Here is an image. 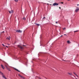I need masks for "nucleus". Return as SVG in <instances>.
Instances as JSON below:
<instances>
[{
  "label": "nucleus",
  "instance_id": "f3484780",
  "mask_svg": "<svg viewBox=\"0 0 79 79\" xmlns=\"http://www.w3.org/2000/svg\"><path fill=\"white\" fill-rule=\"evenodd\" d=\"M14 1L15 2H18V0H14Z\"/></svg>",
  "mask_w": 79,
  "mask_h": 79
},
{
  "label": "nucleus",
  "instance_id": "5701e85b",
  "mask_svg": "<svg viewBox=\"0 0 79 79\" xmlns=\"http://www.w3.org/2000/svg\"><path fill=\"white\" fill-rule=\"evenodd\" d=\"M66 29L65 28H63L64 30V29Z\"/></svg>",
  "mask_w": 79,
  "mask_h": 79
},
{
  "label": "nucleus",
  "instance_id": "7ed1b4c3",
  "mask_svg": "<svg viewBox=\"0 0 79 79\" xmlns=\"http://www.w3.org/2000/svg\"><path fill=\"white\" fill-rule=\"evenodd\" d=\"M53 6H57L58 5V4L56 2H55L54 4H53Z\"/></svg>",
  "mask_w": 79,
  "mask_h": 79
},
{
  "label": "nucleus",
  "instance_id": "b1692460",
  "mask_svg": "<svg viewBox=\"0 0 79 79\" xmlns=\"http://www.w3.org/2000/svg\"><path fill=\"white\" fill-rule=\"evenodd\" d=\"M6 47H7V48H8V47L7 46H6Z\"/></svg>",
  "mask_w": 79,
  "mask_h": 79
},
{
  "label": "nucleus",
  "instance_id": "1a4fd4ad",
  "mask_svg": "<svg viewBox=\"0 0 79 79\" xmlns=\"http://www.w3.org/2000/svg\"><path fill=\"white\" fill-rule=\"evenodd\" d=\"M1 66L2 68L3 69H5V67H4V66H3V65L1 64Z\"/></svg>",
  "mask_w": 79,
  "mask_h": 79
},
{
  "label": "nucleus",
  "instance_id": "423d86ee",
  "mask_svg": "<svg viewBox=\"0 0 79 79\" xmlns=\"http://www.w3.org/2000/svg\"><path fill=\"white\" fill-rule=\"evenodd\" d=\"M18 47H19V48H21V49H23V48L21 46H20V45H18Z\"/></svg>",
  "mask_w": 79,
  "mask_h": 79
},
{
  "label": "nucleus",
  "instance_id": "f257e3e1",
  "mask_svg": "<svg viewBox=\"0 0 79 79\" xmlns=\"http://www.w3.org/2000/svg\"><path fill=\"white\" fill-rule=\"evenodd\" d=\"M79 7H77L76 9V10H75V12H76V13H77V12H78V11H79Z\"/></svg>",
  "mask_w": 79,
  "mask_h": 79
},
{
  "label": "nucleus",
  "instance_id": "2eb2a0df",
  "mask_svg": "<svg viewBox=\"0 0 79 79\" xmlns=\"http://www.w3.org/2000/svg\"><path fill=\"white\" fill-rule=\"evenodd\" d=\"M35 24L36 26H40V25L39 24H38V23H35Z\"/></svg>",
  "mask_w": 79,
  "mask_h": 79
},
{
  "label": "nucleus",
  "instance_id": "e433bc0d",
  "mask_svg": "<svg viewBox=\"0 0 79 79\" xmlns=\"http://www.w3.org/2000/svg\"><path fill=\"white\" fill-rule=\"evenodd\" d=\"M78 46H79V44H78Z\"/></svg>",
  "mask_w": 79,
  "mask_h": 79
},
{
  "label": "nucleus",
  "instance_id": "4be33fe9",
  "mask_svg": "<svg viewBox=\"0 0 79 79\" xmlns=\"http://www.w3.org/2000/svg\"><path fill=\"white\" fill-rule=\"evenodd\" d=\"M2 45H3V46H4V47H5V45H4V44H2Z\"/></svg>",
  "mask_w": 79,
  "mask_h": 79
},
{
  "label": "nucleus",
  "instance_id": "a211bd4d",
  "mask_svg": "<svg viewBox=\"0 0 79 79\" xmlns=\"http://www.w3.org/2000/svg\"><path fill=\"white\" fill-rule=\"evenodd\" d=\"M7 69L8 70H9V71H10V69L7 68Z\"/></svg>",
  "mask_w": 79,
  "mask_h": 79
},
{
  "label": "nucleus",
  "instance_id": "393cba45",
  "mask_svg": "<svg viewBox=\"0 0 79 79\" xmlns=\"http://www.w3.org/2000/svg\"><path fill=\"white\" fill-rule=\"evenodd\" d=\"M6 68L7 69L8 68V67H7V66H6Z\"/></svg>",
  "mask_w": 79,
  "mask_h": 79
},
{
  "label": "nucleus",
  "instance_id": "cd10ccee",
  "mask_svg": "<svg viewBox=\"0 0 79 79\" xmlns=\"http://www.w3.org/2000/svg\"><path fill=\"white\" fill-rule=\"evenodd\" d=\"M64 35H66V34H64Z\"/></svg>",
  "mask_w": 79,
  "mask_h": 79
},
{
  "label": "nucleus",
  "instance_id": "20e7f679",
  "mask_svg": "<svg viewBox=\"0 0 79 79\" xmlns=\"http://www.w3.org/2000/svg\"><path fill=\"white\" fill-rule=\"evenodd\" d=\"M16 32H20V33H21V32H22V31H21V30H16Z\"/></svg>",
  "mask_w": 79,
  "mask_h": 79
},
{
  "label": "nucleus",
  "instance_id": "412c9836",
  "mask_svg": "<svg viewBox=\"0 0 79 79\" xmlns=\"http://www.w3.org/2000/svg\"><path fill=\"white\" fill-rule=\"evenodd\" d=\"M61 3H62V4H63V2H61Z\"/></svg>",
  "mask_w": 79,
  "mask_h": 79
},
{
  "label": "nucleus",
  "instance_id": "f704fd0d",
  "mask_svg": "<svg viewBox=\"0 0 79 79\" xmlns=\"http://www.w3.org/2000/svg\"><path fill=\"white\" fill-rule=\"evenodd\" d=\"M2 32H5V31H3Z\"/></svg>",
  "mask_w": 79,
  "mask_h": 79
},
{
  "label": "nucleus",
  "instance_id": "dca6fc26",
  "mask_svg": "<svg viewBox=\"0 0 79 79\" xmlns=\"http://www.w3.org/2000/svg\"><path fill=\"white\" fill-rule=\"evenodd\" d=\"M23 20H24V21H25L26 20V18H25V17H23Z\"/></svg>",
  "mask_w": 79,
  "mask_h": 79
},
{
  "label": "nucleus",
  "instance_id": "4468645a",
  "mask_svg": "<svg viewBox=\"0 0 79 79\" xmlns=\"http://www.w3.org/2000/svg\"><path fill=\"white\" fill-rule=\"evenodd\" d=\"M0 74H1L2 76L3 74V73H2V72L0 71Z\"/></svg>",
  "mask_w": 79,
  "mask_h": 79
},
{
  "label": "nucleus",
  "instance_id": "7c9ffc66",
  "mask_svg": "<svg viewBox=\"0 0 79 79\" xmlns=\"http://www.w3.org/2000/svg\"><path fill=\"white\" fill-rule=\"evenodd\" d=\"M63 61H66V60H62Z\"/></svg>",
  "mask_w": 79,
  "mask_h": 79
},
{
  "label": "nucleus",
  "instance_id": "c85d7f7f",
  "mask_svg": "<svg viewBox=\"0 0 79 79\" xmlns=\"http://www.w3.org/2000/svg\"><path fill=\"white\" fill-rule=\"evenodd\" d=\"M7 44L8 45H10V44Z\"/></svg>",
  "mask_w": 79,
  "mask_h": 79
},
{
  "label": "nucleus",
  "instance_id": "9d476101",
  "mask_svg": "<svg viewBox=\"0 0 79 79\" xmlns=\"http://www.w3.org/2000/svg\"><path fill=\"white\" fill-rule=\"evenodd\" d=\"M10 36H9V37H7L6 38V39H7V40H10Z\"/></svg>",
  "mask_w": 79,
  "mask_h": 79
},
{
  "label": "nucleus",
  "instance_id": "9b49d317",
  "mask_svg": "<svg viewBox=\"0 0 79 79\" xmlns=\"http://www.w3.org/2000/svg\"><path fill=\"white\" fill-rule=\"evenodd\" d=\"M68 74L69 75H70V76H72L73 75V74H72V73H68Z\"/></svg>",
  "mask_w": 79,
  "mask_h": 79
},
{
  "label": "nucleus",
  "instance_id": "ddd939ff",
  "mask_svg": "<svg viewBox=\"0 0 79 79\" xmlns=\"http://www.w3.org/2000/svg\"><path fill=\"white\" fill-rule=\"evenodd\" d=\"M73 74H75V75H76V76H77V77H78V76H77V74H76V73H75L73 72Z\"/></svg>",
  "mask_w": 79,
  "mask_h": 79
},
{
  "label": "nucleus",
  "instance_id": "39448f33",
  "mask_svg": "<svg viewBox=\"0 0 79 79\" xmlns=\"http://www.w3.org/2000/svg\"><path fill=\"white\" fill-rule=\"evenodd\" d=\"M8 12L10 13V14H11V13H13V10H12L11 11L9 10L8 11Z\"/></svg>",
  "mask_w": 79,
  "mask_h": 79
},
{
  "label": "nucleus",
  "instance_id": "bb28decb",
  "mask_svg": "<svg viewBox=\"0 0 79 79\" xmlns=\"http://www.w3.org/2000/svg\"><path fill=\"white\" fill-rule=\"evenodd\" d=\"M56 24H57V23H58V22H56Z\"/></svg>",
  "mask_w": 79,
  "mask_h": 79
},
{
  "label": "nucleus",
  "instance_id": "aec40b11",
  "mask_svg": "<svg viewBox=\"0 0 79 79\" xmlns=\"http://www.w3.org/2000/svg\"><path fill=\"white\" fill-rule=\"evenodd\" d=\"M72 76H73V77H75V78H76V77H75V76H74V75L72 74Z\"/></svg>",
  "mask_w": 79,
  "mask_h": 79
},
{
  "label": "nucleus",
  "instance_id": "c756f323",
  "mask_svg": "<svg viewBox=\"0 0 79 79\" xmlns=\"http://www.w3.org/2000/svg\"><path fill=\"white\" fill-rule=\"evenodd\" d=\"M23 46H26V45H23Z\"/></svg>",
  "mask_w": 79,
  "mask_h": 79
},
{
  "label": "nucleus",
  "instance_id": "0eeeda50",
  "mask_svg": "<svg viewBox=\"0 0 79 79\" xmlns=\"http://www.w3.org/2000/svg\"><path fill=\"white\" fill-rule=\"evenodd\" d=\"M14 69H15V70H16V71H18V72H19V73H21V72L19 71V70H18V69L15 68H14Z\"/></svg>",
  "mask_w": 79,
  "mask_h": 79
},
{
  "label": "nucleus",
  "instance_id": "a878e982",
  "mask_svg": "<svg viewBox=\"0 0 79 79\" xmlns=\"http://www.w3.org/2000/svg\"><path fill=\"white\" fill-rule=\"evenodd\" d=\"M44 18H45V17H44L43 19H44Z\"/></svg>",
  "mask_w": 79,
  "mask_h": 79
},
{
  "label": "nucleus",
  "instance_id": "6e6552de",
  "mask_svg": "<svg viewBox=\"0 0 79 79\" xmlns=\"http://www.w3.org/2000/svg\"><path fill=\"white\" fill-rule=\"evenodd\" d=\"M2 77H3V78H4V79H7V78H6V77H5V75H4V74H3L2 75Z\"/></svg>",
  "mask_w": 79,
  "mask_h": 79
},
{
  "label": "nucleus",
  "instance_id": "2f4dec72",
  "mask_svg": "<svg viewBox=\"0 0 79 79\" xmlns=\"http://www.w3.org/2000/svg\"><path fill=\"white\" fill-rule=\"evenodd\" d=\"M77 6H79V4H77Z\"/></svg>",
  "mask_w": 79,
  "mask_h": 79
},
{
  "label": "nucleus",
  "instance_id": "f8f14e48",
  "mask_svg": "<svg viewBox=\"0 0 79 79\" xmlns=\"http://www.w3.org/2000/svg\"><path fill=\"white\" fill-rule=\"evenodd\" d=\"M67 42L68 43V44H71V43L69 41V40H68L67 41Z\"/></svg>",
  "mask_w": 79,
  "mask_h": 79
},
{
  "label": "nucleus",
  "instance_id": "6ab92c4d",
  "mask_svg": "<svg viewBox=\"0 0 79 79\" xmlns=\"http://www.w3.org/2000/svg\"><path fill=\"white\" fill-rule=\"evenodd\" d=\"M78 31H79L78 30H77V31H74V32H78Z\"/></svg>",
  "mask_w": 79,
  "mask_h": 79
},
{
  "label": "nucleus",
  "instance_id": "f03ea898",
  "mask_svg": "<svg viewBox=\"0 0 79 79\" xmlns=\"http://www.w3.org/2000/svg\"><path fill=\"white\" fill-rule=\"evenodd\" d=\"M18 76H19V77H21V78H22V79H25L24 78V77H23V76H22L20 74H18Z\"/></svg>",
  "mask_w": 79,
  "mask_h": 79
},
{
  "label": "nucleus",
  "instance_id": "c9c22d12",
  "mask_svg": "<svg viewBox=\"0 0 79 79\" xmlns=\"http://www.w3.org/2000/svg\"><path fill=\"white\" fill-rule=\"evenodd\" d=\"M68 0V1H69V0Z\"/></svg>",
  "mask_w": 79,
  "mask_h": 79
},
{
  "label": "nucleus",
  "instance_id": "473e14b6",
  "mask_svg": "<svg viewBox=\"0 0 79 79\" xmlns=\"http://www.w3.org/2000/svg\"><path fill=\"white\" fill-rule=\"evenodd\" d=\"M59 8H60V9H61V7H60Z\"/></svg>",
  "mask_w": 79,
  "mask_h": 79
},
{
  "label": "nucleus",
  "instance_id": "72a5a7b5",
  "mask_svg": "<svg viewBox=\"0 0 79 79\" xmlns=\"http://www.w3.org/2000/svg\"><path fill=\"white\" fill-rule=\"evenodd\" d=\"M62 36H63V35H61L60 36V37H62Z\"/></svg>",
  "mask_w": 79,
  "mask_h": 79
}]
</instances>
